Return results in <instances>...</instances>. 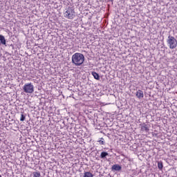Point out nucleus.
<instances>
[{
	"label": "nucleus",
	"mask_w": 177,
	"mask_h": 177,
	"mask_svg": "<svg viewBox=\"0 0 177 177\" xmlns=\"http://www.w3.org/2000/svg\"><path fill=\"white\" fill-rule=\"evenodd\" d=\"M109 156V153L107 152H102L100 154V158H106Z\"/></svg>",
	"instance_id": "obj_9"
},
{
	"label": "nucleus",
	"mask_w": 177,
	"mask_h": 177,
	"mask_svg": "<svg viewBox=\"0 0 177 177\" xmlns=\"http://www.w3.org/2000/svg\"><path fill=\"white\" fill-rule=\"evenodd\" d=\"M122 167L120 165H113L111 167L112 171H121Z\"/></svg>",
	"instance_id": "obj_5"
},
{
	"label": "nucleus",
	"mask_w": 177,
	"mask_h": 177,
	"mask_svg": "<svg viewBox=\"0 0 177 177\" xmlns=\"http://www.w3.org/2000/svg\"><path fill=\"white\" fill-rule=\"evenodd\" d=\"M136 96L138 99H142L145 95H143V92L142 91V90H138L136 92Z\"/></svg>",
	"instance_id": "obj_6"
},
{
	"label": "nucleus",
	"mask_w": 177,
	"mask_h": 177,
	"mask_svg": "<svg viewBox=\"0 0 177 177\" xmlns=\"http://www.w3.org/2000/svg\"><path fill=\"white\" fill-rule=\"evenodd\" d=\"M91 75H93L95 80H97V81L100 80V76H99V74L96 72H91Z\"/></svg>",
	"instance_id": "obj_7"
},
{
	"label": "nucleus",
	"mask_w": 177,
	"mask_h": 177,
	"mask_svg": "<svg viewBox=\"0 0 177 177\" xmlns=\"http://www.w3.org/2000/svg\"><path fill=\"white\" fill-rule=\"evenodd\" d=\"M64 17L66 19H74L75 17V12L71 7H68L66 11L64 13Z\"/></svg>",
	"instance_id": "obj_3"
},
{
	"label": "nucleus",
	"mask_w": 177,
	"mask_h": 177,
	"mask_svg": "<svg viewBox=\"0 0 177 177\" xmlns=\"http://www.w3.org/2000/svg\"><path fill=\"white\" fill-rule=\"evenodd\" d=\"M141 131H145V132H149V127H147V124L142 126Z\"/></svg>",
	"instance_id": "obj_10"
},
{
	"label": "nucleus",
	"mask_w": 177,
	"mask_h": 177,
	"mask_svg": "<svg viewBox=\"0 0 177 177\" xmlns=\"http://www.w3.org/2000/svg\"><path fill=\"white\" fill-rule=\"evenodd\" d=\"M33 177H41V174L39 172H34Z\"/></svg>",
	"instance_id": "obj_13"
},
{
	"label": "nucleus",
	"mask_w": 177,
	"mask_h": 177,
	"mask_svg": "<svg viewBox=\"0 0 177 177\" xmlns=\"http://www.w3.org/2000/svg\"><path fill=\"white\" fill-rule=\"evenodd\" d=\"M0 41L2 45H6V39L3 35H0Z\"/></svg>",
	"instance_id": "obj_8"
},
{
	"label": "nucleus",
	"mask_w": 177,
	"mask_h": 177,
	"mask_svg": "<svg viewBox=\"0 0 177 177\" xmlns=\"http://www.w3.org/2000/svg\"><path fill=\"white\" fill-rule=\"evenodd\" d=\"M84 177H93V174H92V173H91L89 171H86L84 173Z\"/></svg>",
	"instance_id": "obj_11"
},
{
	"label": "nucleus",
	"mask_w": 177,
	"mask_h": 177,
	"mask_svg": "<svg viewBox=\"0 0 177 177\" xmlns=\"http://www.w3.org/2000/svg\"><path fill=\"white\" fill-rule=\"evenodd\" d=\"M109 1H111V2H113V1H114V0H109Z\"/></svg>",
	"instance_id": "obj_16"
},
{
	"label": "nucleus",
	"mask_w": 177,
	"mask_h": 177,
	"mask_svg": "<svg viewBox=\"0 0 177 177\" xmlns=\"http://www.w3.org/2000/svg\"><path fill=\"white\" fill-rule=\"evenodd\" d=\"M167 42L170 49H175L177 46V41L174 36L169 35Z\"/></svg>",
	"instance_id": "obj_2"
},
{
	"label": "nucleus",
	"mask_w": 177,
	"mask_h": 177,
	"mask_svg": "<svg viewBox=\"0 0 177 177\" xmlns=\"http://www.w3.org/2000/svg\"><path fill=\"white\" fill-rule=\"evenodd\" d=\"M24 120H26V116L21 114L20 121H24Z\"/></svg>",
	"instance_id": "obj_15"
},
{
	"label": "nucleus",
	"mask_w": 177,
	"mask_h": 177,
	"mask_svg": "<svg viewBox=\"0 0 177 177\" xmlns=\"http://www.w3.org/2000/svg\"><path fill=\"white\" fill-rule=\"evenodd\" d=\"M85 61V57L84 55L80 53H76L72 56V63L75 66H81Z\"/></svg>",
	"instance_id": "obj_1"
},
{
	"label": "nucleus",
	"mask_w": 177,
	"mask_h": 177,
	"mask_svg": "<svg viewBox=\"0 0 177 177\" xmlns=\"http://www.w3.org/2000/svg\"><path fill=\"white\" fill-rule=\"evenodd\" d=\"M163 165H162V162H158V168L159 169H162V168H163Z\"/></svg>",
	"instance_id": "obj_12"
},
{
	"label": "nucleus",
	"mask_w": 177,
	"mask_h": 177,
	"mask_svg": "<svg viewBox=\"0 0 177 177\" xmlns=\"http://www.w3.org/2000/svg\"><path fill=\"white\" fill-rule=\"evenodd\" d=\"M23 90L25 93H34V85L32 83L25 84L23 86Z\"/></svg>",
	"instance_id": "obj_4"
},
{
	"label": "nucleus",
	"mask_w": 177,
	"mask_h": 177,
	"mask_svg": "<svg viewBox=\"0 0 177 177\" xmlns=\"http://www.w3.org/2000/svg\"><path fill=\"white\" fill-rule=\"evenodd\" d=\"M100 145H104V139L103 138H101L100 140L98 141Z\"/></svg>",
	"instance_id": "obj_14"
}]
</instances>
